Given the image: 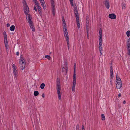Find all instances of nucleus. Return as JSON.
I'll return each mask as SVG.
<instances>
[{"label":"nucleus","mask_w":130,"mask_h":130,"mask_svg":"<svg viewBox=\"0 0 130 130\" xmlns=\"http://www.w3.org/2000/svg\"><path fill=\"white\" fill-rule=\"evenodd\" d=\"M51 53H50V54H51Z\"/></svg>","instance_id":"nucleus-56"},{"label":"nucleus","mask_w":130,"mask_h":130,"mask_svg":"<svg viewBox=\"0 0 130 130\" xmlns=\"http://www.w3.org/2000/svg\"><path fill=\"white\" fill-rule=\"evenodd\" d=\"M102 39V33L101 29V28L99 30V40Z\"/></svg>","instance_id":"nucleus-12"},{"label":"nucleus","mask_w":130,"mask_h":130,"mask_svg":"<svg viewBox=\"0 0 130 130\" xmlns=\"http://www.w3.org/2000/svg\"><path fill=\"white\" fill-rule=\"evenodd\" d=\"M74 13L75 15L76 18H79L78 13L77 9V8L76 5L74 6Z\"/></svg>","instance_id":"nucleus-8"},{"label":"nucleus","mask_w":130,"mask_h":130,"mask_svg":"<svg viewBox=\"0 0 130 130\" xmlns=\"http://www.w3.org/2000/svg\"><path fill=\"white\" fill-rule=\"evenodd\" d=\"M79 125H78V124L76 126V129H79Z\"/></svg>","instance_id":"nucleus-42"},{"label":"nucleus","mask_w":130,"mask_h":130,"mask_svg":"<svg viewBox=\"0 0 130 130\" xmlns=\"http://www.w3.org/2000/svg\"><path fill=\"white\" fill-rule=\"evenodd\" d=\"M5 46H8V42L4 43Z\"/></svg>","instance_id":"nucleus-40"},{"label":"nucleus","mask_w":130,"mask_h":130,"mask_svg":"<svg viewBox=\"0 0 130 130\" xmlns=\"http://www.w3.org/2000/svg\"><path fill=\"white\" fill-rule=\"evenodd\" d=\"M87 38L88 39H89V34H87Z\"/></svg>","instance_id":"nucleus-49"},{"label":"nucleus","mask_w":130,"mask_h":130,"mask_svg":"<svg viewBox=\"0 0 130 130\" xmlns=\"http://www.w3.org/2000/svg\"><path fill=\"white\" fill-rule=\"evenodd\" d=\"M102 39H100V40H99V47H102Z\"/></svg>","instance_id":"nucleus-18"},{"label":"nucleus","mask_w":130,"mask_h":130,"mask_svg":"<svg viewBox=\"0 0 130 130\" xmlns=\"http://www.w3.org/2000/svg\"><path fill=\"white\" fill-rule=\"evenodd\" d=\"M29 25L30 28L32 29V31L34 32L35 31V29L33 25V23H32L31 24H30Z\"/></svg>","instance_id":"nucleus-19"},{"label":"nucleus","mask_w":130,"mask_h":130,"mask_svg":"<svg viewBox=\"0 0 130 130\" xmlns=\"http://www.w3.org/2000/svg\"><path fill=\"white\" fill-rule=\"evenodd\" d=\"M3 35L4 36V39L7 38V36L6 35V34L5 31H4L3 32Z\"/></svg>","instance_id":"nucleus-30"},{"label":"nucleus","mask_w":130,"mask_h":130,"mask_svg":"<svg viewBox=\"0 0 130 130\" xmlns=\"http://www.w3.org/2000/svg\"><path fill=\"white\" fill-rule=\"evenodd\" d=\"M99 50L100 51V56L102 55V47H99Z\"/></svg>","instance_id":"nucleus-29"},{"label":"nucleus","mask_w":130,"mask_h":130,"mask_svg":"<svg viewBox=\"0 0 130 130\" xmlns=\"http://www.w3.org/2000/svg\"><path fill=\"white\" fill-rule=\"evenodd\" d=\"M45 57L46 58H47L48 60H50L51 58V57H50V56L48 55H45Z\"/></svg>","instance_id":"nucleus-33"},{"label":"nucleus","mask_w":130,"mask_h":130,"mask_svg":"<svg viewBox=\"0 0 130 130\" xmlns=\"http://www.w3.org/2000/svg\"><path fill=\"white\" fill-rule=\"evenodd\" d=\"M110 77L112 78H113V72H110Z\"/></svg>","instance_id":"nucleus-36"},{"label":"nucleus","mask_w":130,"mask_h":130,"mask_svg":"<svg viewBox=\"0 0 130 130\" xmlns=\"http://www.w3.org/2000/svg\"><path fill=\"white\" fill-rule=\"evenodd\" d=\"M24 5V10L25 14L27 15L29 11V8L26 2L24 0V1L23 2Z\"/></svg>","instance_id":"nucleus-4"},{"label":"nucleus","mask_w":130,"mask_h":130,"mask_svg":"<svg viewBox=\"0 0 130 130\" xmlns=\"http://www.w3.org/2000/svg\"><path fill=\"white\" fill-rule=\"evenodd\" d=\"M62 19L63 22V26H66L65 23V20L64 17H62Z\"/></svg>","instance_id":"nucleus-21"},{"label":"nucleus","mask_w":130,"mask_h":130,"mask_svg":"<svg viewBox=\"0 0 130 130\" xmlns=\"http://www.w3.org/2000/svg\"><path fill=\"white\" fill-rule=\"evenodd\" d=\"M39 94V93L38 91H34V94L35 96H37Z\"/></svg>","instance_id":"nucleus-25"},{"label":"nucleus","mask_w":130,"mask_h":130,"mask_svg":"<svg viewBox=\"0 0 130 130\" xmlns=\"http://www.w3.org/2000/svg\"><path fill=\"white\" fill-rule=\"evenodd\" d=\"M12 68L13 70V72L14 74V76L17 77L18 76V72L17 71V69L16 66L14 64L12 65Z\"/></svg>","instance_id":"nucleus-7"},{"label":"nucleus","mask_w":130,"mask_h":130,"mask_svg":"<svg viewBox=\"0 0 130 130\" xmlns=\"http://www.w3.org/2000/svg\"><path fill=\"white\" fill-rule=\"evenodd\" d=\"M127 44H130V38L128 39L127 42Z\"/></svg>","instance_id":"nucleus-37"},{"label":"nucleus","mask_w":130,"mask_h":130,"mask_svg":"<svg viewBox=\"0 0 130 130\" xmlns=\"http://www.w3.org/2000/svg\"><path fill=\"white\" fill-rule=\"evenodd\" d=\"M113 70L112 66H110V72H113Z\"/></svg>","instance_id":"nucleus-35"},{"label":"nucleus","mask_w":130,"mask_h":130,"mask_svg":"<svg viewBox=\"0 0 130 130\" xmlns=\"http://www.w3.org/2000/svg\"><path fill=\"white\" fill-rule=\"evenodd\" d=\"M40 2L41 1H44V0H39Z\"/></svg>","instance_id":"nucleus-54"},{"label":"nucleus","mask_w":130,"mask_h":130,"mask_svg":"<svg viewBox=\"0 0 130 130\" xmlns=\"http://www.w3.org/2000/svg\"><path fill=\"white\" fill-rule=\"evenodd\" d=\"M42 97H43V98H44V93H43L42 94Z\"/></svg>","instance_id":"nucleus-48"},{"label":"nucleus","mask_w":130,"mask_h":130,"mask_svg":"<svg viewBox=\"0 0 130 130\" xmlns=\"http://www.w3.org/2000/svg\"><path fill=\"white\" fill-rule=\"evenodd\" d=\"M16 54L17 55H19V52H17L16 53Z\"/></svg>","instance_id":"nucleus-46"},{"label":"nucleus","mask_w":130,"mask_h":130,"mask_svg":"<svg viewBox=\"0 0 130 130\" xmlns=\"http://www.w3.org/2000/svg\"><path fill=\"white\" fill-rule=\"evenodd\" d=\"M36 6L37 7L38 10L39 12L40 16L42 15V12L41 11V8L40 6H39V4L36 5Z\"/></svg>","instance_id":"nucleus-13"},{"label":"nucleus","mask_w":130,"mask_h":130,"mask_svg":"<svg viewBox=\"0 0 130 130\" xmlns=\"http://www.w3.org/2000/svg\"><path fill=\"white\" fill-rule=\"evenodd\" d=\"M76 85V74L75 72H74L73 74V86L72 91L73 92H74L75 91V87Z\"/></svg>","instance_id":"nucleus-5"},{"label":"nucleus","mask_w":130,"mask_h":130,"mask_svg":"<svg viewBox=\"0 0 130 130\" xmlns=\"http://www.w3.org/2000/svg\"><path fill=\"white\" fill-rule=\"evenodd\" d=\"M123 103V104H125V103H126V101H125V100L124 101Z\"/></svg>","instance_id":"nucleus-53"},{"label":"nucleus","mask_w":130,"mask_h":130,"mask_svg":"<svg viewBox=\"0 0 130 130\" xmlns=\"http://www.w3.org/2000/svg\"><path fill=\"white\" fill-rule=\"evenodd\" d=\"M8 46H5L6 48V49L7 50V49H8Z\"/></svg>","instance_id":"nucleus-50"},{"label":"nucleus","mask_w":130,"mask_h":130,"mask_svg":"<svg viewBox=\"0 0 130 130\" xmlns=\"http://www.w3.org/2000/svg\"><path fill=\"white\" fill-rule=\"evenodd\" d=\"M127 49L128 50V52L127 54L129 55H130V44H127Z\"/></svg>","instance_id":"nucleus-16"},{"label":"nucleus","mask_w":130,"mask_h":130,"mask_svg":"<svg viewBox=\"0 0 130 130\" xmlns=\"http://www.w3.org/2000/svg\"><path fill=\"white\" fill-rule=\"evenodd\" d=\"M26 18L29 24L32 23V17L31 15L28 14Z\"/></svg>","instance_id":"nucleus-9"},{"label":"nucleus","mask_w":130,"mask_h":130,"mask_svg":"<svg viewBox=\"0 0 130 130\" xmlns=\"http://www.w3.org/2000/svg\"><path fill=\"white\" fill-rule=\"evenodd\" d=\"M15 28V26L14 25H12L10 28V30L11 31H13Z\"/></svg>","instance_id":"nucleus-20"},{"label":"nucleus","mask_w":130,"mask_h":130,"mask_svg":"<svg viewBox=\"0 0 130 130\" xmlns=\"http://www.w3.org/2000/svg\"><path fill=\"white\" fill-rule=\"evenodd\" d=\"M4 43L8 42L7 38H5L4 39Z\"/></svg>","instance_id":"nucleus-39"},{"label":"nucleus","mask_w":130,"mask_h":130,"mask_svg":"<svg viewBox=\"0 0 130 130\" xmlns=\"http://www.w3.org/2000/svg\"><path fill=\"white\" fill-rule=\"evenodd\" d=\"M101 117L102 120H104L105 119V117L103 114H101Z\"/></svg>","instance_id":"nucleus-28"},{"label":"nucleus","mask_w":130,"mask_h":130,"mask_svg":"<svg viewBox=\"0 0 130 130\" xmlns=\"http://www.w3.org/2000/svg\"><path fill=\"white\" fill-rule=\"evenodd\" d=\"M109 17L111 19H115L116 18V16L114 14H109Z\"/></svg>","instance_id":"nucleus-14"},{"label":"nucleus","mask_w":130,"mask_h":130,"mask_svg":"<svg viewBox=\"0 0 130 130\" xmlns=\"http://www.w3.org/2000/svg\"><path fill=\"white\" fill-rule=\"evenodd\" d=\"M82 130H85L84 127V126L83 125L82 126Z\"/></svg>","instance_id":"nucleus-41"},{"label":"nucleus","mask_w":130,"mask_h":130,"mask_svg":"<svg viewBox=\"0 0 130 130\" xmlns=\"http://www.w3.org/2000/svg\"><path fill=\"white\" fill-rule=\"evenodd\" d=\"M104 2V4L105 6L108 9H109L110 7L109 2L107 0H105Z\"/></svg>","instance_id":"nucleus-11"},{"label":"nucleus","mask_w":130,"mask_h":130,"mask_svg":"<svg viewBox=\"0 0 130 130\" xmlns=\"http://www.w3.org/2000/svg\"><path fill=\"white\" fill-rule=\"evenodd\" d=\"M60 82V78L58 77H57L56 80L58 96L59 100H60L61 98L60 92L61 89Z\"/></svg>","instance_id":"nucleus-1"},{"label":"nucleus","mask_w":130,"mask_h":130,"mask_svg":"<svg viewBox=\"0 0 130 130\" xmlns=\"http://www.w3.org/2000/svg\"><path fill=\"white\" fill-rule=\"evenodd\" d=\"M121 93H119L118 95V96L119 97H120L121 96Z\"/></svg>","instance_id":"nucleus-47"},{"label":"nucleus","mask_w":130,"mask_h":130,"mask_svg":"<svg viewBox=\"0 0 130 130\" xmlns=\"http://www.w3.org/2000/svg\"><path fill=\"white\" fill-rule=\"evenodd\" d=\"M86 28L87 30V34H89V24H87L86 25Z\"/></svg>","instance_id":"nucleus-27"},{"label":"nucleus","mask_w":130,"mask_h":130,"mask_svg":"<svg viewBox=\"0 0 130 130\" xmlns=\"http://www.w3.org/2000/svg\"><path fill=\"white\" fill-rule=\"evenodd\" d=\"M116 87L118 89H120L122 87V81L120 78L118 76L117 73L116 75Z\"/></svg>","instance_id":"nucleus-2"},{"label":"nucleus","mask_w":130,"mask_h":130,"mask_svg":"<svg viewBox=\"0 0 130 130\" xmlns=\"http://www.w3.org/2000/svg\"><path fill=\"white\" fill-rule=\"evenodd\" d=\"M74 67H75V68H74V72H75V66H76V63H74Z\"/></svg>","instance_id":"nucleus-45"},{"label":"nucleus","mask_w":130,"mask_h":130,"mask_svg":"<svg viewBox=\"0 0 130 130\" xmlns=\"http://www.w3.org/2000/svg\"><path fill=\"white\" fill-rule=\"evenodd\" d=\"M10 26V24L9 23H7V27H8Z\"/></svg>","instance_id":"nucleus-44"},{"label":"nucleus","mask_w":130,"mask_h":130,"mask_svg":"<svg viewBox=\"0 0 130 130\" xmlns=\"http://www.w3.org/2000/svg\"><path fill=\"white\" fill-rule=\"evenodd\" d=\"M70 4L72 6H74V5L73 4V0H69Z\"/></svg>","instance_id":"nucleus-31"},{"label":"nucleus","mask_w":130,"mask_h":130,"mask_svg":"<svg viewBox=\"0 0 130 130\" xmlns=\"http://www.w3.org/2000/svg\"><path fill=\"white\" fill-rule=\"evenodd\" d=\"M126 5L125 3H122V7L123 9H125L126 8Z\"/></svg>","instance_id":"nucleus-23"},{"label":"nucleus","mask_w":130,"mask_h":130,"mask_svg":"<svg viewBox=\"0 0 130 130\" xmlns=\"http://www.w3.org/2000/svg\"><path fill=\"white\" fill-rule=\"evenodd\" d=\"M76 22L78 28H80V23L79 18H76Z\"/></svg>","instance_id":"nucleus-15"},{"label":"nucleus","mask_w":130,"mask_h":130,"mask_svg":"<svg viewBox=\"0 0 130 130\" xmlns=\"http://www.w3.org/2000/svg\"><path fill=\"white\" fill-rule=\"evenodd\" d=\"M35 3V4L36 5L39 4L37 0H33Z\"/></svg>","instance_id":"nucleus-34"},{"label":"nucleus","mask_w":130,"mask_h":130,"mask_svg":"<svg viewBox=\"0 0 130 130\" xmlns=\"http://www.w3.org/2000/svg\"><path fill=\"white\" fill-rule=\"evenodd\" d=\"M40 3L41 5L43 7V8L45 9V5L44 1H41Z\"/></svg>","instance_id":"nucleus-17"},{"label":"nucleus","mask_w":130,"mask_h":130,"mask_svg":"<svg viewBox=\"0 0 130 130\" xmlns=\"http://www.w3.org/2000/svg\"><path fill=\"white\" fill-rule=\"evenodd\" d=\"M126 34L128 37H129L130 36V31H128L126 33Z\"/></svg>","instance_id":"nucleus-32"},{"label":"nucleus","mask_w":130,"mask_h":130,"mask_svg":"<svg viewBox=\"0 0 130 130\" xmlns=\"http://www.w3.org/2000/svg\"><path fill=\"white\" fill-rule=\"evenodd\" d=\"M63 28L64 34V36L65 37L66 39V38H67V37L68 38H68V35L67 30L66 26H63Z\"/></svg>","instance_id":"nucleus-10"},{"label":"nucleus","mask_w":130,"mask_h":130,"mask_svg":"<svg viewBox=\"0 0 130 130\" xmlns=\"http://www.w3.org/2000/svg\"><path fill=\"white\" fill-rule=\"evenodd\" d=\"M45 86V84L44 83H42L40 85V87L41 89H43L44 88Z\"/></svg>","instance_id":"nucleus-26"},{"label":"nucleus","mask_w":130,"mask_h":130,"mask_svg":"<svg viewBox=\"0 0 130 130\" xmlns=\"http://www.w3.org/2000/svg\"><path fill=\"white\" fill-rule=\"evenodd\" d=\"M34 9L35 10V11H37V9L34 6Z\"/></svg>","instance_id":"nucleus-43"},{"label":"nucleus","mask_w":130,"mask_h":130,"mask_svg":"<svg viewBox=\"0 0 130 130\" xmlns=\"http://www.w3.org/2000/svg\"><path fill=\"white\" fill-rule=\"evenodd\" d=\"M36 122L37 124H38L39 123V121L38 119L37 120H36Z\"/></svg>","instance_id":"nucleus-51"},{"label":"nucleus","mask_w":130,"mask_h":130,"mask_svg":"<svg viewBox=\"0 0 130 130\" xmlns=\"http://www.w3.org/2000/svg\"><path fill=\"white\" fill-rule=\"evenodd\" d=\"M51 5L52 8V11L53 15V16H54L55 15V4L54 0H51Z\"/></svg>","instance_id":"nucleus-6"},{"label":"nucleus","mask_w":130,"mask_h":130,"mask_svg":"<svg viewBox=\"0 0 130 130\" xmlns=\"http://www.w3.org/2000/svg\"><path fill=\"white\" fill-rule=\"evenodd\" d=\"M62 68H63L64 69H65L66 70H67V67L66 63H65L63 65V67L62 66Z\"/></svg>","instance_id":"nucleus-22"},{"label":"nucleus","mask_w":130,"mask_h":130,"mask_svg":"<svg viewBox=\"0 0 130 130\" xmlns=\"http://www.w3.org/2000/svg\"><path fill=\"white\" fill-rule=\"evenodd\" d=\"M76 130H78H78H77V129H76Z\"/></svg>","instance_id":"nucleus-57"},{"label":"nucleus","mask_w":130,"mask_h":130,"mask_svg":"<svg viewBox=\"0 0 130 130\" xmlns=\"http://www.w3.org/2000/svg\"><path fill=\"white\" fill-rule=\"evenodd\" d=\"M67 38H66V40L67 42L68 48V49H69V38H68L67 37Z\"/></svg>","instance_id":"nucleus-24"},{"label":"nucleus","mask_w":130,"mask_h":130,"mask_svg":"<svg viewBox=\"0 0 130 130\" xmlns=\"http://www.w3.org/2000/svg\"><path fill=\"white\" fill-rule=\"evenodd\" d=\"M110 83L111 85H112V80H111V79H110Z\"/></svg>","instance_id":"nucleus-52"},{"label":"nucleus","mask_w":130,"mask_h":130,"mask_svg":"<svg viewBox=\"0 0 130 130\" xmlns=\"http://www.w3.org/2000/svg\"><path fill=\"white\" fill-rule=\"evenodd\" d=\"M110 65H111V66H112V63L111 62Z\"/></svg>","instance_id":"nucleus-55"},{"label":"nucleus","mask_w":130,"mask_h":130,"mask_svg":"<svg viewBox=\"0 0 130 130\" xmlns=\"http://www.w3.org/2000/svg\"><path fill=\"white\" fill-rule=\"evenodd\" d=\"M19 67L21 70H23L25 68L26 62H25V60L22 58L21 57V58L20 59L19 61Z\"/></svg>","instance_id":"nucleus-3"},{"label":"nucleus","mask_w":130,"mask_h":130,"mask_svg":"<svg viewBox=\"0 0 130 130\" xmlns=\"http://www.w3.org/2000/svg\"><path fill=\"white\" fill-rule=\"evenodd\" d=\"M62 71L67 73V70H66L65 69H64L63 68H62Z\"/></svg>","instance_id":"nucleus-38"}]
</instances>
